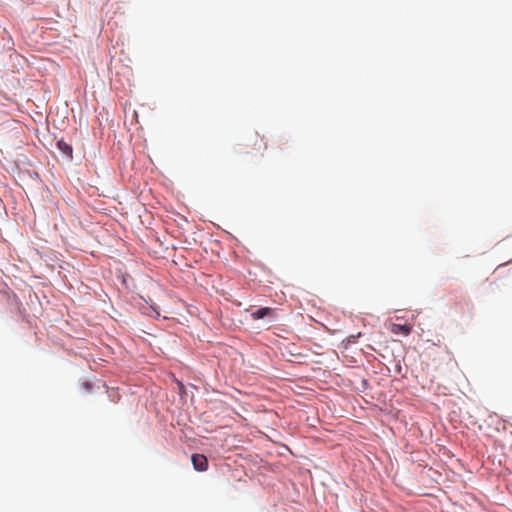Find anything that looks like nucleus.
I'll return each instance as SVG.
<instances>
[{
  "instance_id": "nucleus-1",
  "label": "nucleus",
  "mask_w": 512,
  "mask_h": 512,
  "mask_svg": "<svg viewBox=\"0 0 512 512\" xmlns=\"http://www.w3.org/2000/svg\"><path fill=\"white\" fill-rule=\"evenodd\" d=\"M248 142L249 143L247 144V146L251 145L255 153L262 154L263 151L267 149V143L264 141V138L258 135L257 133L252 135L248 139Z\"/></svg>"
},
{
  "instance_id": "nucleus-2",
  "label": "nucleus",
  "mask_w": 512,
  "mask_h": 512,
  "mask_svg": "<svg viewBox=\"0 0 512 512\" xmlns=\"http://www.w3.org/2000/svg\"><path fill=\"white\" fill-rule=\"evenodd\" d=\"M192 464L195 470L203 472L208 468L207 458L202 454H193L191 457Z\"/></svg>"
},
{
  "instance_id": "nucleus-3",
  "label": "nucleus",
  "mask_w": 512,
  "mask_h": 512,
  "mask_svg": "<svg viewBox=\"0 0 512 512\" xmlns=\"http://www.w3.org/2000/svg\"><path fill=\"white\" fill-rule=\"evenodd\" d=\"M275 309L270 307L259 308L251 313V318L253 320L263 319L265 317H274Z\"/></svg>"
},
{
  "instance_id": "nucleus-4",
  "label": "nucleus",
  "mask_w": 512,
  "mask_h": 512,
  "mask_svg": "<svg viewBox=\"0 0 512 512\" xmlns=\"http://www.w3.org/2000/svg\"><path fill=\"white\" fill-rule=\"evenodd\" d=\"M412 331V326L408 324H392L391 332L408 336Z\"/></svg>"
},
{
  "instance_id": "nucleus-5",
  "label": "nucleus",
  "mask_w": 512,
  "mask_h": 512,
  "mask_svg": "<svg viewBox=\"0 0 512 512\" xmlns=\"http://www.w3.org/2000/svg\"><path fill=\"white\" fill-rule=\"evenodd\" d=\"M57 146L65 155H72V147L63 140L58 141Z\"/></svg>"
},
{
  "instance_id": "nucleus-6",
  "label": "nucleus",
  "mask_w": 512,
  "mask_h": 512,
  "mask_svg": "<svg viewBox=\"0 0 512 512\" xmlns=\"http://www.w3.org/2000/svg\"><path fill=\"white\" fill-rule=\"evenodd\" d=\"M275 143L280 148L282 145H285L287 142L282 137H279L276 139Z\"/></svg>"
}]
</instances>
